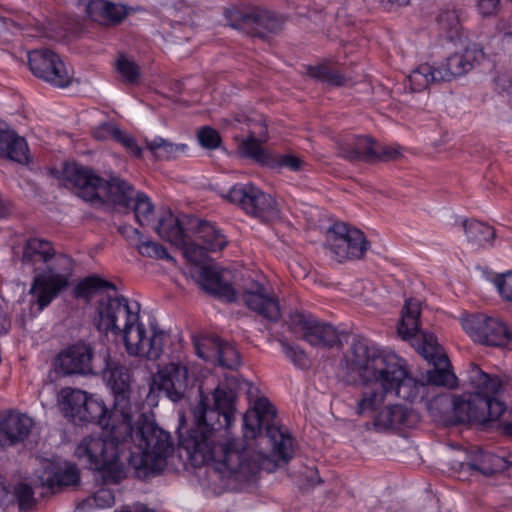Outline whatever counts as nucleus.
I'll return each instance as SVG.
<instances>
[{
	"instance_id": "nucleus-1",
	"label": "nucleus",
	"mask_w": 512,
	"mask_h": 512,
	"mask_svg": "<svg viewBox=\"0 0 512 512\" xmlns=\"http://www.w3.org/2000/svg\"><path fill=\"white\" fill-rule=\"evenodd\" d=\"M236 393L227 385H219L213 392V406L208 397L200 394V400L192 409L193 427L179 435V449L195 467L216 463V470H225L236 480H249L261 469L271 470L279 462L286 464L293 455L292 437L277 425V411L267 398H259L254 407L243 415L244 438L267 440L270 455L250 447L233 449L227 444H217L215 432L230 428L235 420Z\"/></svg>"
},
{
	"instance_id": "nucleus-2",
	"label": "nucleus",
	"mask_w": 512,
	"mask_h": 512,
	"mask_svg": "<svg viewBox=\"0 0 512 512\" xmlns=\"http://www.w3.org/2000/svg\"><path fill=\"white\" fill-rule=\"evenodd\" d=\"M466 385L472 391L461 395H437L429 403L434 416L446 425L475 423L485 426L504 417L507 407L497 398L502 381L496 375L484 372L470 363L466 371Z\"/></svg>"
},
{
	"instance_id": "nucleus-3",
	"label": "nucleus",
	"mask_w": 512,
	"mask_h": 512,
	"mask_svg": "<svg viewBox=\"0 0 512 512\" xmlns=\"http://www.w3.org/2000/svg\"><path fill=\"white\" fill-rule=\"evenodd\" d=\"M95 324L99 331L115 334L122 333L126 351L131 356L158 360L164 352L169 335L157 325H151L148 335L142 323H139L140 305H130L123 295H107L97 304Z\"/></svg>"
},
{
	"instance_id": "nucleus-4",
	"label": "nucleus",
	"mask_w": 512,
	"mask_h": 512,
	"mask_svg": "<svg viewBox=\"0 0 512 512\" xmlns=\"http://www.w3.org/2000/svg\"><path fill=\"white\" fill-rule=\"evenodd\" d=\"M347 374L357 375L364 383L381 384L389 393L405 401H414L425 388L408 375L403 360L369 345L365 339H354L345 354Z\"/></svg>"
},
{
	"instance_id": "nucleus-5",
	"label": "nucleus",
	"mask_w": 512,
	"mask_h": 512,
	"mask_svg": "<svg viewBox=\"0 0 512 512\" xmlns=\"http://www.w3.org/2000/svg\"><path fill=\"white\" fill-rule=\"evenodd\" d=\"M130 448L125 460L140 479L161 472L167 465L168 457L174 451L171 435L145 414H140L135 429L131 425L128 436Z\"/></svg>"
},
{
	"instance_id": "nucleus-6",
	"label": "nucleus",
	"mask_w": 512,
	"mask_h": 512,
	"mask_svg": "<svg viewBox=\"0 0 512 512\" xmlns=\"http://www.w3.org/2000/svg\"><path fill=\"white\" fill-rule=\"evenodd\" d=\"M63 176L73 185L80 198L91 203L110 202L125 209L136 193L134 187L124 179L118 176L103 179L91 168L77 163H66Z\"/></svg>"
},
{
	"instance_id": "nucleus-7",
	"label": "nucleus",
	"mask_w": 512,
	"mask_h": 512,
	"mask_svg": "<svg viewBox=\"0 0 512 512\" xmlns=\"http://www.w3.org/2000/svg\"><path fill=\"white\" fill-rule=\"evenodd\" d=\"M106 437H84L75 449V455L86 463L89 469L101 471L105 477L118 483L125 477V456L130 448L128 437L118 439L111 432V427L102 428Z\"/></svg>"
},
{
	"instance_id": "nucleus-8",
	"label": "nucleus",
	"mask_w": 512,
	"mask_h": 512,
	"mask_svg": "<svg viewBox=\"0 0 512 512\" xmlns=\"http://www.w3.org/2000/svg\"><path fill=\"white\" fill-rule=\"evenodd\" d=\"M104 365L99 367L98 372L103 377L114 395L112 407V421L119 423L120 433L128 431V424L131 425L136 413V405L131 403L132 375L130 370L118 360H114L108 353L103 356Z\"/></svg>"
},
{
	"instance_id": "nucleus-9",
	"label": "nucleus",
	"mask_w": 512,
	"mask_h": 512,
	"mask_svg": "<svg viewBox=\"0 0 512 512\" xmlns=\"http://www.w3.org/2000/svg\"><path fill=\"white\" fill-rule=\"evenodd\" d=\"M72 271V259L64 254L56 255L53 251L45 267L35 275L29 290L33 296L32 303L38 306L39 312L68 286V277Z\"/></svg>"
},
{
	"instance_id": "nucleus-10",
	"label": "nucleus",
	"mask_w": 512,
	"mask_h": 512,
	"mask_svg": "<svg viewBox=\"0 0 512 512\" xmlns=\"http://www.w3.org/2000/svg\"><path fill=\"white\" fill-rule=\"evenodd\" d=\"M462 326L476 343L512 350V329L499 318L473 314L463 320Z\"/></svg>"
},
{
	"instance_id": "nucleus-11",
	"label": "nucleus",
	"mask_w": 512,
	"mask_h": 512,
	"mask_svg": "<svg viewBox=\"0 0 512 512\" xmlns=\"http://www.w3.org/2000/svg\"><path fill=\"white\" fill-rule=\"evenodd\" d=\"M226 198L240 206L247 214L263 222L279 218V209L275 199L252 184L234 185Z\"/></svg>"
},
{
	"instance_id": "nucleus-12",
	"label": "nucleus",
	"mask_w": 512,
	"mask_h": 512,
	"mask_svg": "<svg viewBox=\"0 0 512 512\" xmlns=\"http://www.w3.org/2000/svg\"><path fill=\"white\" fill-rule=\"evenodd\" d=\"M326 242L339 262L362 259L370 246L361 230L343 222L335 223L327 230Z\"/></svg>"
},
{
	"instance_id": "nucleus-13",
	"label": "nucleus",
	"mask_w": 512,
	"mask_h": 512,
	"mask_svg": "<svg viewBox=\"0 0 512 512\" xmlns=\"http://www.w3.org/2000/svg\"><path fill=\"white\" fill-rule=\"evenodd\" d=\"M28 64L32 74L54 88H66L73 82V73L68 70L60 56L49 49H35L28 53Z\"/></svg>"
},
{
	"instance_id": "nucleus-14",
	"label": "nucleus",
	"mask_w": 512,
	"mask_h": 512,
	"mask_svg": "<svg viewBox=\"0 0 512 512\" xmlns=\"http://www.w3.org/2000/svg\"><path fill=\"white\" fill-rule=\"evenodd\" d=\"M421 314L420 303L415 299H407L402 309L401 320L397 332L402 339H410L419 336L422 345L418 348L420 354L428 361L437 359L438 356H447L443 353L441 346L437 343L436 337L419 328V317Z\"/></svg>"
},
{
	"instance_id": "nucleus-15",
	"label": "nucleus",
	"mask_w": 512,
	"mask_h": 512,
	"mask_svg": "<svg viewBox=\"0 0 512 512\" xmlns=\"http://www.w3.org/2000/svg\"><path fill=\"white\" fill-rule=\"evenodd\" d=\"M55 367L65 376L96 375L99 369L94 361L93 346L84 341H78L62 349L55 358Z\"/></svg>"
},
{
	"instance_id": "nucleus-16",
	"label": "nucleus",
	"mask_w": 512,
	"mask_h": 512,
	"mask_svg": "<svg viewBox=\"0 0 512 512\" xmlns=\"http://www.w3.org/2000/svg\"><path fill=\"white\" fill-rule=\"evenodd\" d=\"M156 388L173 402L183 400L192 388L188 367L181 361H172L160 368L152 378V389Z\"/></svg>"
},
{
	"instance_id": "nucleus-17",
	"label": "nucleus",
	"mask_w": 512,
	"mask_h": 512,
	"mask_svg": "<svg viewBox=\"0 0 512 512\" xmlns=\"http://www.w3.org/2000/svg\"><path fill=\"white\" fill-rule=\"evenodd\" d=\"M241 299L250 310L269 321L281 317L280 307L274 293L258 280L247 278L242 285Z\"/></svg>"
},
{
	"instance_id": "nucleus-18",
	"label": "nucleus",
	"mask_w": 512,
	"mask_h": 512,
	"mask_svg": "<svg viewBox=\"0 0 512 512\" xmlns=\"http://www.w3.org/2000/svg\"><path fill=\"white\" fill-rule=\"evenodd\" d=\"M284 24V20L271 11L254 7L237 14L232 27L245 31L246 33L264 38L268 33H278Z\"/></svg>"
},
{
	"instance_id": "nucleus-19",
	"label": "nucleus",
	"mask_w": 512,
	"mask_h": 512,
	"mask_svg": "<svg viewBox=\"0 0 512 512\" xmlns=\"http://www.w3.org/2000/svg\"><path fill=\"white\" fill-rule=\"evenodd\" d=\"M484 58L482 48L475 43L467 45L462 51L455 52L441 62L437 68L443 82L464 76L479 65Z\"/></svg>"
},
{
	"instance_id": "nucleus-20",
	"label": "nucleus",
	"mask_w": 512,
	"mask_h": 512,
	"mask_svg": "<svg viewBox=\"0 0 512 512\" xmlns=\"http://www.w3.org/2000/svg\"><path fill=\"white\" fill-rule=\"evenodd\" d=\"M292 323L303 332V338L311 346L332 348L340 343L337 329L329 323L321 322L311 315L295 313Z\"/></svg>"
},
{
	"instance_id": "nucleus-21",
	"label": "nucleus",
	"mask_w": 512,
	"mask_h": 512,
	"mask_svg": "<svg viewBox=\"0 0 512 512\" xmlns=\"http://www.w3.org/2000/svg\"><path fill=\"white\" fill-rule=\"evenodd\" d=\"M41 486L52 494L80 484V470L70 462H46L39 475Z\"/></svg>"
},
{
	"instance_id": "nucleus-22",
	"label": "nucleus",
	"mask_w": 512,
	"mask_h": 512,
	"mask_svg": "<svg viewBox=\"0 0 512 512\" xmlns=\"http://www.w3.org/2000/svg\"><path fill=\"white\" fill-rule=\"evenodd\" d=\"M34 420L25 413L10 410L0 418V447L8 448L23 443L31 434Z\"/></svg>"
},
{
	"instance_id": "nucleus-23",
	"label": "nucleus",
	"mask_w": 512,
	"mask_h": 512,
	"mask_svg": "<svg viewBox=\"0 0 512 512\" xmlns=\"http://www.w3.org/2000/svg\"><path fill=\"white\" fill-rule=\"evenodd\" d=\"M196 222V217L183 215L180 218L174 215L171 210H166L159 217L154 230L161 239L177 247L186 243V238H188L190 231L194 229Z\"/></svg>"
},
{
	"instance_id": "nucleus-24",
	"label": "nucleus",
	"mask_w": 512,
	"mask_h": 512,
	"mask_svg": "<svg viewBox=\"0 0 512 512\" xmlns=\"http://www.w3.org/2000/svg\"><path fill=\"white\" fill-rule=\"evenodd\" d=\"M81 409V411L76 413V425L97 423L101 428L111 427L112 434L118 439H124L131 434V425L129 424L128 431H126V433H120L118 429L119 423L112 421V409L108 411L103 401L86 394V401Z\"/></svg>"
},
{
	"instance_id": "nucleus-25",
	"label": "nucleus",
	"mask_w": 512,
	"mask_h": 512,
	"mask_svg": "<svg viewBox=\"0 0 512 512\" xmlns=\"http://www.w3.org/2000/svg\"><path fill=\"white\" fill-rule=\"evenodd\" d=\"M420 422V415L404 405H389L375 417L374 425L378 430L394 428H413Z\"/></svg>"
},
{
	"instance_id": "nucleus-26",
	"label": "nucleus",
	"mask_w": 512,
	"mask_h": 512,
	"mask_svg": "<svg viewBox=\"0 0 512 512\" xmlns=\"http://www.w3.org/2000/svg\"><path fill=\"white\" fill-rule=\"evenodd\" d=\"M459 466L462 470L469 469L484 476H491L507 470L509 463L503 457L477 449L471 452L467 462H460Z\"/></svg>"
},
{
	"instance_id": "nucleus-27",
	"label": "nucleus",
	"mask_w": 512,
	"mask_h": 512,
	"mask_svg": "<svg viewBox=\"0 0 512 512\" xmlns=\"http://www.w3.org/2000/svg\"><path fill=\"white\" fill-rule=\"evenodd\" d=\"M198 284L206 292L219 298H224L228 302L237 300V292L230 283L224 282L215 269L205 266L198 271Z\"/></svg>"
},
{
	"instance_id": "nucleus-28",
	"label": "nucleus",
	"mask_w": 512,
	"mask_h": 512,
	"mask_svg": "<svg viewBox=\"0 0 512 512\" xmlns=\"http://www.w3.org/2000/svg\"><path fill=\"white\" fill-rule=\"evenodd\" d=\"M338 154L350 162H374V141L366 136L343 141L338 145Z\"/></svg>"
},
{
	"instance_id": "nucleus-29",
	"label": "nucleus",
	"mask_w": 512,
	"mask_h": 512,
	"mask_svg": "<svg viewBox=\"0 0 512 512\" xmlns=\"http://www.w3.org/2000/svg\"><path fill=\"white\" fill-rule=\"evenodd\" d=\"M28 146L24 138L15 131L0 127V157L18 163H25L28 159Z\"/></svg>"
},
{
	"instance_id": "nucleus-30",
	"label": "nucleus",
	"mask_w": 512,
	"mask_h": 512,
	"mask_svg": "<svg viewBox=\"0 0 512 512\" xmlns=\"http://www.w3.org/2000/svg\"><path fill=\"white\" fill-rule=\"evenodd\" d=\"M266 136V125H261L260 131L250 130L248 137L238 146L240 155L261 164L268 163V154L261 145V142L266 140Z\"/></svg>"
},
{
	"instance_id": "nucleus-31",
	"label": "nucleus",
	"mask_w": 512,
	"mask_h": 512,
	"mask_svg": "<svg viewBox=\"0 0 512 512\" xmlns=\"http://www.w3.org/2000/svg\"><path fill=\"white\" fill-rule=\"evenodd\" d=\"M53 251L54 248L49 241L38 238L29 239L24 246L21 260L23 264L34 266V271L38 272L42 268L37 264L43 263L45 265Z\"/></svg>"
},
{
	"instance_id": "nucleus-32",
	"label": "nucleus",
	"mask_w": 512,
	"mask_h": 512,
	"mask_svg": "<svg viewBox=\"0 0 512 512\" xmlns=\"http://www.w3.org/2000/svg\"><path fill=\"white\" fill-rule=\"evenodd\" d=\"M190 234L195 235L205 248L212 252L222 250L227 245L226 237L213 224L198 218Z\"/></svg>"
},
{
	"instance_id": "nucleus-33",
	"label": "nucleus",
	"mask_w": 512,
	"mask_h": 512,
	"mask_svg": "<svg viewBox=\"0 0 512 512\" xmlns=\"http://www.w3.org/2000/svg\"><path fill=\"white\" fill-rule=\"evenodd\" d=\"M468 243L473 248H485L492 245L495 238V230L476 220H464L462 222Z\"/></svg>"
},
{
	"instance_id": "nucleus-34",
	"label": "nucleus",
	"mask_w": 512,
	"mask_h": 512,
	"mask_svg": "<svg viewBox=\"0 0 512 512\" xmlns=\"http://www.w3.org/2000/svg\"><path fill=\"white\" fill-rule=\"evenodd\" d=\"M433 363V369L427 371V381L436 386L454 388L457 386V377L451 370V364L447 356H438L429 361Z\"/></svg>"
},
{
	"instance_id": "nucleus-35",
	"label": "nucleus",
	"mask_w": 512,
	"mask_h": 512,
	"mask_svg": "<svg viewBox=\"0 0 512 512\" xmlns=\"http://www.w3.org/2000/svg\"><path fill=\"white\" fill-rule=\"evenodd\" d=\"M437 66L424 63L414 69L408 76L409 89L411 92H421L432 83L443 82L439 78Z\"/></svg>"
},
{
	"instance_id": "nucleus-36",
	"label": "nucleus",
	"mask_w": 512,
	"mask_h": 512,
	"mask_svg": "<svg viewBox=\"0 0 512 512\" xmlns=\"http://www.w3.org/2000/svg\"><path fill=\"white\" fill-rule=\"evenodd\" d=\"M86 392L73 389V388H64L61 390V410L65 417H67L70 421L76 424L78 411H81L82 405L86 401Z\"/></svg>"
},
{
	"instance_id": "nucleus-37",
	"label": "nucleus",
	"mask_w": 512,
	"mask_h": 512,
	"mask_svg": "<svg viewBox=\"0 0 512 512\" xmlns=\"http://www.w3.org/2000/svg\"><path fill=\"white\" fill-rule=\"evenodd\" d=\"M132 211L135 219L141 226L149 225L154 216V205L149 197L143 192H136L132 197L131 204L125 208V212Z\"/></svg>"
},
{
	"instance_id": "nucleus-38",
	"label": "nucleus",
	"mask_w": 512,
	"mask_h": 512,
	"mask_svg": "<svg viewBox=\"0 0 512 512\" xmlns=\"http://www.w3.org/2000/svg\"><path fill=\"white\" fill-rule=\"evenodd\" d=\"M146 148L152 153L156 160L175 159L186 149L185 144H174L164 138L156 137L152 140H146Z\"/></svg>"
},
{
	"instance_id": "nucleus-39",
	"label": "nucleus",
	"mask_w": 512,
	"mask_h": 512,
	"mask_svg": "<svg viewBox=\"0 0 512 512\" xmlns=\"http://www.w3.org/2000/svg\"><path fill=\"white\" fill-rule=\"evenodd\" d=\"M112 289L116 291L114 283L107 281L97 275L84 278L74 288L73 294L76 298L90 300L99 290Z\"/></svg>"
},
{
	"instance_id": "nucleus-40",
	"label": "nucleus",
	"mask_w": 512,
	"mask_h": 512,
	"mask_svg": "<svg viewBox=\"0 0 512 512\" xmlns=\"http://www.w3.org/2000/svg\"><path fill=\"white\" fill-rule=\"evenodd\" d=\"M377 388L368 387L362 393L361 399L357 402V414L363 415L375 411L383 404L386 395L390 394L381 384Z\"/></svg>"
},
{
	"instance_id": "nucleus-41",
	"label": "nucleus",
	"mask_w": 512,
	"mask_h": 512,
	"mask_svg": "<svg viewBox=\"0 0 512 512\" xmlns=\"http://www.w3.org/2000/svg\"><path fill=\"white\" fill-rule=\"evenodd\" d=\"M221 339L217 336L194 338V348L198 357L206 362L215 363L219 353Z\"/></svg>"
},
{
	"instance_id": "nucleus-42",
	"label": "nucleus",
	"mask_w": 512,
	"mask_h": 512,
	"mask_svg": "<svg viewBox=\"0 0 512 512\" xmlns=\"http://www.w3.org/2000/svg\"><path fill=\"white\" fill-rule=\"evenodd\" d=\"M438 23L450 40L460 38L462 25L456 10H445L438 16Z\"/></svg>"
},
{
	"instance_id": "nucleus-43",
	"label": "nucleus",
	"mask_w": 512,
	"mask_h": 512,
	"mask_svg": "<svg viewBox=\"0 0 512 512\" xmlns=\"http://www.w3.org/2000/svg\"><path fill=\"white\" fill-rule=\"evenodd\" d=\"M116 70L128 84H137L140 78V67L125 55H119Z\"/></svg>"
},
{
	"instance_id": "nucleus-44",
	"label": "nucleus",
	"mask_w": 512,
	"mask_h": 512,
	"mask_svg": "<svg viewBox=\"0 0 512 512\" xmlns=\"http://www.w3.org/2000/svg\"><path fill=\"white\" fill-rule=\"evenodd\" d=\"M215 363L229 370H235L240 366L239 352L234 346L221 340Z\"/></svg>"
},
{
	"instance_id": "nucleus-45",
	"label": "nucleus",
	"mask_w": 512,
	"mask_h": 512,
	"mask_svg": "<svg viewBox=\"0 0 512 512\" xmlns=\"http://www.w3.org/2000/svg\"><path fill=\"white\" fill-rule=\"evenodd\" d=\"M308 74L312 78L325 81L330 85L342 86L346 83V79L338 71L327 66L319 65L308 68Z\"/></svg>"
},
{
	"instance_id": "nucleus-46",
	"label": "nucleus",
	"mask_w": 512,
	"mask_h": 512,
	"mask_svg": "<svg viewBox=\"0 0 512 512\" xmlns=\"http://www.w3.org/2000/svg\"><path fill=\"white\" fill-rule=\"evenodd\" d=\"M14 497L17 501L19 510L22 512L30 511L36 505L33 489L26 483H18L15 486Z\"/></svg>"
},
{
	"instance_id": "nucleus-47",
	"label": "nucleus",
	"mask_w": 512,
	"mask_h": 512,
	"mask_svg": "<svg viewBox=\"0 0 512 512\" xmlns=\"http://www.w3.org/2000/svg\"><path fill=\"white\" fill-rule=\"evenodd\" d=\"M138 252L145 257L156 258V259H168L173 260L169 255L166 248L154 241H143L139 238V243L136 245Z\"/></svg>"
},
{
	"instance_id": "nucleus-48",
	"label": "nucleus",
	"mask_w": 512,
	"mask_h": 512,
	"mask_svg": "<svg viewBox=\"0 0 512 512\" xmlns=\"http://www.w3.org/2000/svg\"><path fill=\"white\" fill-rule=\"evenodd\" d=\"M108 7V1L92 0L87 4L86 12L92 21L105 26V23H107L108 18Z\"/></svg>"
},
{
	"instance_id": "nucleus-49",
	"label": "nucleus",
	"mask_w": 512,
	"mask_h": 512,
	"mask_svg": "<svg viewBox=\"0 0 512 512\" xmlns=\"http://www.w3.org/2000/svg\"><path fill=\"white\" fill-rule=\"evenodd\" d=\"M501 298L512 304V270L497 274L492 279Z\"/></svg>"
},
{
	"instance_id": "nucleus-50",
	"label": "nucleus",
	"mask_w": 512,
	"mask_h": 512,
	"mask_svg": "<svg viewBox=\"0 0 512 512\" xmlns=\"http://www.w3.org/2000/svg\"><path fill=\"white\" fill-rule=\"evenodd\" d=\"M197 139L199 144L208 150H214L218 148L222 142L218 131L210 126H204L199 129L197 133Z\"/></svg>"
},
{
	"instance_id": "nucleus-51",
	"label": "nucleus",
	"mask_w": 512,
	"mask_h": 512,
	"mask_svg": "<svg viewBox=\"0 0 512 512\" xmlns=\"http://www.w3.org/2000/svg\"><path fill=\"white\" fill-rule=\"evenodd\" d=\"M184 250V255L186 258L194 263H198L205 259L208 249L205 248L204 244L194 243L190 241V234L188 238H186V243L184 245L178 246Z\"/></svg>"
},
{
	"instance_id": "nucleus-52",
	"label": "nucleus",
	"mask_w": 512,
	"mask_h": 512,
	"mask_svg": "<svg viewBox=\"0 0 512 512\" xmlns=\"http://www.w3.org/2000/svg\"><path fill=\"white\" fill-rule=\"evenodd\" d=\"M280 343L287 357H289L295 365L299 367H307L308 358L302 349L296 346H292L286 341H280Z\"/></svg>"
},
{
	"instance_id": "nucleus-53",
	"label": "nucleus",
	"mask_w": 512,
	"mask_h": 512,
	"mask_svg": "<svg viewBox=\"0 0 512 512\" xmlns=\"http://www.w3.org/2000/svg\"><path fill=\"white\" fill-rule=\"evenodd\" d=\"M126 7L120 4H114L109 2L108 7V18L105 26H114L123 21V19L127 16Z\"/></svg>"
},
{
	"instance_id": "nucleus-54",
	"label": "nucleus",
	"mask_w": 512,
	"mask_h": 512,
	"mask_svg": "<svg viewBox=\"0 0 512 512\" xmlns=\"http://www.w3.org/2000/svg\"><path fill=\"white\" fill-rule=\"evenodd\" d=\"M116 142L122 144L126 149H128L135 157H141L142 149L137 145L134 137L123 132L122 130H118L115 139Z\"/></svg>"
},
{
	"instance_id": "nucleus-55",
	"label": "nucleus",
	"mask_w": 512,
	"mask_h": 512,
	"mask_svg": "<svg viewBox=\"0 0 512 512\" xmlns=\"http://www.w3.org/2000/svg\"><path fill=\"white\" fill-rule=\"evenodd\" d=\"M118 130L119 128L114 122H104L94 129L93 136L97 140L115 139Z\"/></svg>"
},
{
	"instance_id": "nucleus-56",
	"label": "nucleus",
	"mask_w": 512,
	"mask_h": 512,
	"mask_svg": "<svg viewBox=\"0 0 512 512\" xmlns=\"http://www.w3.org/2000/svg\"><path fill=\"white\" fill-rule=\"evenodd\" d=\"M304 161L292 154L281 155L276 160V166L286 167L291 171H299L302 169Z\"/></svg>"
},
{
	"instance_id": "nucleus-57",
	"label": "nucleus",
	"mask_w": 512,
	"mask_h": 512,
	"mask_svg": "<svg viewBox=\"0 0 512 512\" xmlns=\"http://www.w3.org/2000/svg\"><path fill=\"white\" fill-rule=\"evenodd\" d=\"M401 157V151L398 147H382L380 150L375 149L374 161H394Z\"/></svg>"
},
{
	"instance_id": "nucleus-58",
	"label": "nucleus",
	"mask_w": 512,
	"mask_h": 512,
	"mask_svg": "<svg viewBox=\"0 0 512 512\" xmlns=\"http://www.w3.org/2000/svg\"><path fill=\"white\" fill-rule=\"evenodd\" d=\"M477 7L484 17L493 16L500 10V0H477Z\"/></svg>"
},
{
	"instance_id": "nucleus-59",
	"label": "nucleus",
	"mask_w": 512,
	"mask_h": 512,
	"mask_svg": "<svg viewBox=\"0 0 512 512\" xmlns=\"http://www.w3.org/2000/svg\"><path fill=\"white\" fill-rule=\"evenodd\" d=\"M94 500L99 506H110L114 502V497L109 490L100 489L94 494Z\"/></svg>"
},
{
	"instance_id": "nucleus-60",
	"label": "nucleus",
	"mask_w": 512,
	"mask_h": 512,
	"mask_svg": "<svg viewBox=\"0 0 512 512\" xmlns=\"http://www.w3.org/2000/svg\"><path fill=\"white\" fill-rule=\"evenodd\" d=\"M115 512H156L154 509L148 508L145 504L137 503L132 506H123Z\"/></svg>"
},
{
	"instance_id": "nucleus-61",
	"label": "nucleus",
	"mask_w": 512,
	"mask_h": 512,
	"mask_svg": "<svg viewBox=\"0 0 512 512\" xmlns=\"http://www.w3.org/2000/svg\"><path fill=\"white\" fill-rule=\"evenodd\" d=\"M118 230L122 235L127 236V237H130L129 233H132L134 235H137L138 238H143L142 234L137 229H134L130 226H122V227H119Z\"/></svg>"
},
{
	"instance_id": "nucleus-62",
	"label": "nucleus",
	"mask_w": 512,
	"mask_h": 512,
	"mask_svg": "<svg viewBox=\"0 0 512 512\" xmlns=\"http://www.w3.org/2000/svg\"><path fill=\"white\" fill-rule=\"evenodd\" d=\"M9 492L7 488L0 483V505H4L8 502Z\"/></svg>"
},
{
	"instance_id": "nucleus-63",
	"label": "nucleus",
	"mask_w": 512,
	"mask_h": 512,
	"mask_svg": "<svg viewBox=\"0 0 512 512\" xmlns=\"http://www.w3.org/2000/svg\"><path fill=\"white\" fill-rule=\"evenodd\" d=\"M503 431L506 435L512 436V422L502 420Z\"/></svg>"
},
{
	"instance_id": "nucleus-64",
	"label": "nucleus",
	"mask_w": 512,
	"mask_h": 512,
	"mask_svg": "<svg viewBox=\"0 0 512 512\" xmlns=\"http://www.w3.org/2000/svg\"><path fill=\"white\" fill-rule=\"evenodd\" d=\"M382 2H387L391 4H395L398 6H406L409 4L410 0H381Z\"/></svg>"
}]
</instances>
